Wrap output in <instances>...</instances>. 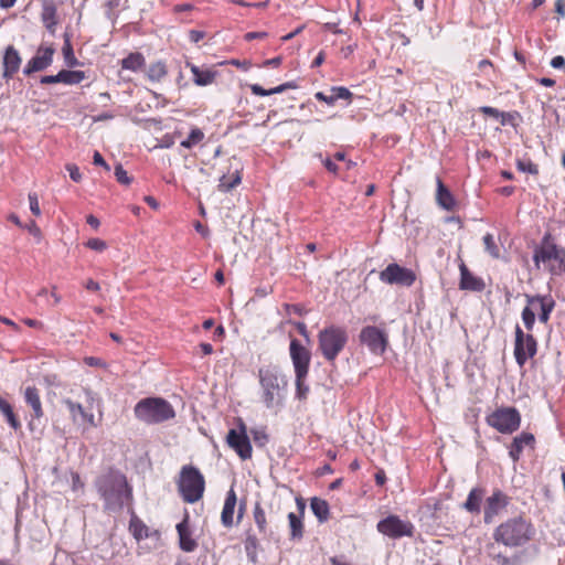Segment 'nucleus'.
Segmentation results:
<instances>
[{
	"label": "nucleus",
	"instance_id": "1",
	"mask_svg": "<svg viewBox=\"0 0 565 565\" xmlns=\"http://www.w3.org/2000/svg\"><path fill=\"white\" fill-rule=\"evenodd\" d=\"M536 536V527L530 518L514 515L501 522L493 531L495 543L509 548L524 547Z\"/></svg>",
	"mask_w": 565,
	"mask_h": 565
},
{
	"label": "nucleus",
	"instance_id": "2",
	"mask_svg": "<svg viewBox=\"0 0 565 565\" xmlns=\"http://www.w3.org/2000/svg\"><path fill=\"white\" fill-rule=\"evenodd\" d=\"M96 488L107 511H120L132 499V491L126 477L118 471L100 476L96 480Z\"/></svg>",
	"mask_w": 565,
	"mask_h": 565
},
{
	"label": "nucleus",
	"instance_id": "3",
	"mask_svg": "<svg viewBox=\"0 0 565 565\" xmlns=\"http://www.w3.org/2000/svg\"><path fill=\"white\" fill-rule=\"evenodd\" d=\"M258 377L265 406L273 408L281 405L288 385L287 377L279 372L277 366L260 367Z\"/></svg>",
	"mask_w": 565,
	"mask_h": 565
},
{
	"label": "nucleus",
	"instance_id": "4",
	"mask_svg": "<svg viewBox=\"0 0 565 565\" xmlns=\"http://www.w3.org/2000/svg\"><path fill=\"white\" fill-rule=\"evenodd\" d=\"M134 413L136 418L146 424H160L175 416L172 405L162 397L140 399L136 404Z\"/></svg>",
	"mask_w": 565,
	"mask_h": 565
},
{
	"label": "nucleus",
	"instance_id": "5",
	"mask_svg": "<svg viewBox=\"0 0 565 565\" xmlns=\"http://www.w3.org/2000/svg\"><path fill=\"white\" fill-rule=\"evenodd\" d=\"M349 334L343 327L331 324L318 334V348L328 362H334L348 343Z\"/></svg>",
	"mask_w": 565,
	"mask_h": 565
},
{
	"label": "nucleus",
	"instance_id": "6",
	"mask_svg": "<svg viewBox=\"0 0 565 565\" xmlns=\"http://www.w3.org/2000/svg\"><path fill=\"white\" fill-rule=\"evenodd\" d=\"M178 489L182 499L188 503L198 502L204 493L205 480L194 466H184L180 471Z\"/></svg>",
	"mask_w": 565,
	"mask_h": 565
},
{
	"label": "nucleus",
	"instance_id": "7",
	"mask_svg": "<svg viewBox=\"0 0 565 565\" xmlns=\"http://www.w3.org/2000/svg\"><path fill=\"white\" fill-rule=\"evenodd\" d=\"M521 422L520 413L514 407L497 409L487 417V423L502 434L515 431Z\"/></svg>",
	"mask_w": 565,
	"mask_h": 565
},
{
	"label": "nucleus",
	"instance_id": "8",
	"mask_svg": "<svg viewBox=\"0 0 565 565\" xmlns=\"http://www.w3.org/2000/svg\"><path fill=\"white\" fill-rule=\"evenodd\" d=\"M376 529L390 539L397 540L404 536L412 537L415 527L412 522L402 520L398 515L390 514L379 521Z\"/></svg>",
	"mask_w": 565,
	"mask_h": 565
},
{
	"label": "nucleus",
	"instance_id": "9",
	"mask_svg": "<svg viewBox=\"0 0 565 565\" xmlns=\"http://www.w3.org/2000/svg\"><path fill=\"white\" fill-rule=\"evenodd\" d=\"M537 352V342L532 334H525L521 327H515L514 358L520 367Z\"/></svg>",
	"mask_w": 565,
	"mask_h": 565
},
{
	"label": "nucleus",
	"instance_id": "10",
	"mask_svg": "<svg viewBox=\"0 0 565 565\" xmlns=\"http://www.w3.org/2000/svg\"><path fill=\"white\" fill-rule=\"evenodd\" d=\"M226 443L241 459L246 460L252 457L250 440L247 436L246 425L241 418L238 419V429L232 428L228 430Z\"/></svg>",
	"mask_w": 565,
	"mask_h": 565
},
{
	"label": "nucleus",
	"instance_id": "11",
	"mask_svg": "<svg viewBox=\"0 0 565 565\" xmlns=\"http://www.w3.org/2000/svg\"><path fill=\"white\" fill-rule=\"evenodd\" d=\"M380 279L388 285L411 287L416 280V275L412 269L392 263L380 273Z\"/></svg>",
	"mask_w": 565,
	"mask_h": 565
},
{
	"label": "nucleus",
	"instance_id": "12",
	"mask_svg": "<svg viewBox=\"0 0 565 565\" xmlns=\"http://www.w3.org/2000/svg\"><path fill=\"white\" fill-rule=\"evenodd\" d=\"M360 342L369 348L373 354L381 355L388 344L387 334L374 326H366L360 332Z\"/></svg>",
	"mask_w": 565,
	"mask_h": 565
},
{
	"label": "nucleus",
	"instance_id": "13",
	"mask_svg": "<svg viewBox=\"0 0 565 565\" xmlns=\"http://www.w3.org/2000/svg\"><path fill=\"white\" fill-rule=\"evenodd\" d=\"M289 354L294 365L295 375L308 374L311 361V352L296 338L290 340Z\"/></svg>",
	"mask_w": 565,
	"mask_h": 565
},
{
	"label": "nucleus",
	"instance_id": "14",
	"mask_svg": "<svg viewBox=\"0 0 565 565\" xmlns=\"http://www.w3.org/2000/svg\"><path fill=\"white\" fill-rule=\"evenodd\" d=\"M23 396L25 404L32 409L29 428L33 431L38 428L41 424V419L44 417L40 392L35 386H28L24 390Z\"/></svg>",
	"mask_w": 565,
	"mask_h": 565
},
{
	"label": "nucleus",
	"instance_id": "15",
	"mask_svg": "<svg viewBox=\"0 0 565 565\" xmlns=\"http://www.w3.org/2000/svg\"><path fill=\"white\" fill-rule=\"evenodd\" d=\"M54 52L55 50L52 46H40L36 55L33 56L23 68V74L30 76L35 72L46 70L53 62Z\"/></svg>",
	"mask_w": 565,
	"mask_h": 565
},
{
	"label": "nucleus",
	"instance_id": "16",
	"mask_svg": "<svg viewBox=\"0 0 565 565\" xmlns=\"http://www.w3.org/2000/svg\"><path fill=\"white\" fill-rule=\"evenodd\" d=\"M509 502V497L500 490H495L490 497H488L484 504V523H492L494 518L508 507Z\"/></svg>",
	"mask_w": 565,
	"mask_h": 565
},
{
	"label": "nucleus",
	"instance_id": "17",
	"mask_svg": "<svg viewBox=\"0 0 565 565\" xmlns=\"http://www.w3.org/2000/svg\"><path fill=\"white\" fill-rule=\"evenodd\" d=\"M554 243L555 242L552 234L550 232H546L543 235L540 244L534 246L533 262L537 269H540L541 263H543L546 266V268L551 264V250L554 247Z\"/></svg>",
	"mask_w": 565,
	"mask_h": 565
},
{
	"label": "nucleus",
	"instance_id": "18",
	"mask_svg": "<svg viewBox=\"0 0 565 565\" xmlns=\"http://www.w3.org/2000/svg\"><path fill=\"white\" fill-rule=\"evenodd\" d=\"M86 78L83 71L61 70L56 75H45L40 79L41 84H56L63 83L66 85L79 84Z\"/></svg>",
	"mask_w": 565,
	"mask_h": 565
},
{
	"label": "nucleus",
	"instance_id": "19",
	"mask_svg": "<svg viewBox=\"0 0 565 565\" xmlns=\"http://www.w3.org/2000/svg\"><path fill=\"white\" fill-rule=\"evenodd\" d=\"M21 56L12 45H9L3 55V74L4 78H12L13 75L19 71L21 65Z\"/></svg>",
	"mask_w": 565,
	"mask_h": 565
},
{
	"label": "nucleus",
	"instance_id": "20",
	"mask_svg": "<svg viewBox=\"0 0 565 565\" xmlns=\"http://www.w3.org/2000/svg\"><path fill=\"white\" fill-rule=\"evenodd\" d=\"M527 305H540V313H539V320L542 323H546L550 320L551 312L553 311L555 307V301L551 297L546 296H531L525 295Z\"/></svg>",
	"mask_w": 565,
	"mask_h": 565
},
{
	"label": "nucleus",
	"instance_id": "21",
	"mask_svg": "<svg viewBox=\"0 0 565 565\" xmlns=\"http://www.w3.org/2000/svg\"><path fill=\"white\" fill-rule=\"evenodd\" d=\"M460 269V289L482 291L484 289V282L481 278L473 276L468 267L462 263Z\"/></svg>",
	"mask_w": 565,
	"mask_h": 565
},
{
	"label": "nucleus",
	"instance_id": "22",
	"mask_svg": "<svg viewBox=\"0 0 565 565\" xmlns=\"http://www.w3.org/2000/svg\"><path fill=\"white\" fill-rule=\"evenodd\" d=\"M177 532L179 535L180 548L184 552H193L196 548L198 543L191 537L188 515L177 524Z\"/></svg>",
	"mask_w": 565,
	"mask_h": 565
},
{
	"label": "nucleus",
	"instance_id": "23",
	"mask_svg": "<svg viewBox=\"0 0 565 565\" xmlns=\"http://www.w3.org/2000/svg\"><path fill=\"white\" fill-rule=\"evenodd\" d=\"M535 438L531 433L523 431L513 438L510 446L509 455L513 461H518L525 446L533 447Z\"/></svg>",
	"mask_w": 565,
	"mask_h": 565
},
{
	"label": "nucleus",
	"instance_id": "24",
	"mask_svg": "<svg viewBox=\"0 0 565 565\" xmlns=\"http://www.w3.org/2000/svg\"><path fill=\"white\" fill-rule=\"evenodd\" d=\"M551 252V264L547 270L554 276H561L565 273V248L554 243Z\"/></svg>",
	"mask_w": 565,
	"mask_h": 565
},
{
	"label": "nucleus",
	"instance_id": "25",
	"mask_svg": "<svg viewBox=\"0 0 565 565\" xmlns=\"http://www.w3.org/2000/svg\"><path fill=\"white\" fill-rule=\"evenodd\" d=\"M237 503L236 493L233 489L226 494L224 507L221 513V521L225 527H232L234 524V511Z\"/></svg>",
	"mask_w": 565,
	"mask_h": 565
},
{
	"label": "nucleus",
	"instance_id": "26",
	"mask_svg": "<svg viewBox=\"0 0 565 565\" xmlns=\"http://www.w3.org/2000/svg\"><path fill=\"white\" fill-rule=\"evenodd\" d=\"M436 200L440 207L446 211H452L456 206V200L449 189L437 178Z\"/></svg>",
	"mask_w": 565,
	"mask_h": 565
},
{
	"label": "nucleus",
	"instance_id": "27",
	"mask_svg": "<svg viewBox=\"0 0 565 565\" xmlns=\"http://www.w3.org/2000/svg\"><path fill=\"white\" fill-rule=\"evenodd\" d=\"M484 491L481 488H473L467 500L463 502L462 508L470 513L479 514L481 511V502L483 499Z\"/></svg>",
	"mask_w": 565,
	"mask_h": 565
},
{
	"label": "nucleus",
	"instance_id": "28",
	"mask_svg": "<svg viewBox=\"0 0 565 565\" xmlns=\"http://www.w3.org/2000/svg\"><path fill=\"white\" fill-rule=\"evenodd\" d=\"M191 72L193 74V82L198 86H206L214 82L216 72L211 70H201L199 66L191 64Z\"/></svg>",
	"mask_w": 565,
	"mask_h": 565
},
{
	"label": "nucleus",
	"instance_id": "29",
	"mask_svg": "<svg viewBox=\"0 0 565 565\" xmlns=\"http://www.w3.org/2000/svg\"><path fill=\"white\" fill-rule=\"evenodd\" d=\"M42 21L52 34L55 32L56 21V7L53 2H44L41 13Z\"/></svg>",
	"mask_w": 565,
	"mask_h": 565
},
{
	"label": "nucleus",
	"instance_id": "30",
	"mask_svg": "<svg viewBox=\"0 0 565 565\" xmlns=\"http://www.w3.org/2000/svg\"><path fill=\"white\" fill-rule=\"evenodd\" d=\"M145 56L139 52L130 53L128 54V56L120 61L121 68L131 72L140 71L145 66Z\"/></svg>",
	"mask_w": 565,
	"mask_h": 565
},
{
	"label": "nucleus",
	"instance_id": "31",
	"mask_svg": "<svg viewBox=\"0 0 565 565\" xmlns=\"http://www.w3.org/2000/svg\"><path fill=\"white\" fill-rule=\"evenodd\" d=\"M310 508L320 523L329 519V504L326 500L315 497L310 501Z\"/></svg>",
	"mask_w": 565,
	"mask_h": 565
},
{
	"label": "nucleus",
	"instance_id": "32",
	"mask_svg": "<svg viewBox=\"0 0 565 565\" xmlns=\"http://www.w3.org/2000/svg\"><path fill=\"white\" fill-rule=\"evenodd\" d=\"M0 412L6 417L7 423L9 424V426L12 429H14L17 431L21 428V423L18 419L17 415L14 414L12 405L8 401L2 398L1 396H0Z\"/></svg>",
	"mask_w": 565,
	"mask_h": 565
},
{
	"label": "nucleus",
	"instance_id": "33",
	"mask_svg": "<svg viewBox=\"0 0 565 565\" xmlns=\"http://www.w3.org/2000/svg\"><path fill=\"white\" fill-rule=\"evenodd\" d=\"M294 87H296V86L291 82L284 83L281 85H278V86H276L274 88H269V89L264 88L259 84L249 85L252 93L256 96H270L274 94H280V93L287 90L288 88H294Z\"/></svg>",
	"mask_w": 565,
	"mask_h": 565
},
{
	"label": "nucleus",
	"instance_id": "34",
	"mask_svg": "<svg viewBox=\"0 0 565 565\" xmlns=\"http://www.w3.org/2000/svg\"><path fill=\"white\" fill-rule=\"evenodd\" d=\"M289 527H290V539L294 541L301 540L303 536V523L301 518L296 513L290 512L288 514Z\"/></svg>",
	"mask_w": 565,
	"mask_h": 565
},
{
	"label": "nucleus",
	"instance_id": "35",
	"mask_svg": "<svg viewBox=\"0 0 565 565\" xmlns=\"http://www.w3.org/2000/svg\"><path fill=\"white\" fill-rule=\"evenodd\" d=\"M254 522L259 531V533L264 536L267 535V521L264 509L262 508L259 502L255 503L253 511Z\"/></svg>",
	"mask_w": 565,
	"mask_h": 565
},
{
	"label": "nucleus",
	"instance_id": "36",
	"mask_svg": "<svg viewBox=\"0 0 565 565\" xmlns=\"http://www.w3.org/2000/svg\"><path fill=\"white\" fill-rule=\"evenodd\" d=\"M62 53H63L64 62L67 67H75V66L81 65V62L76 58V56L74 54L73 46H72L71 41L67 35H65V41H64V45L62 49Z\"/></svg>",
	"mask_w": 565,
	"mask_h": 565
},
{
	"label": "nucleus",
	"instance_id": "37",
	"mask_svg": "<svg viewBox=\"0 0 565 565\" xmlns=\"http://www.w3.org/2000/svg\"><path fill=\"white\" fill-rule=\"evenodd\" d=\"M308 374H296L295 375V385H296V397L300 401H305L309 394V386L306 384Z\"/></svg>",
	"mask_w": 565,
	"mask_h": 565
},
{
	"label": "nucleus",
	"instance_id": "38",
	"mask_svg": "<svg viewBox=\"0 0 565 565\" xmlns=\"http://www.w3.org/2000/svg\"><path fill=\"white\" fill-rule=\"evenodd\" d=\"M148 78L152 82H159L167 75V67L162 62L151 64L147 72Z\"/></svg>",
	"mask_w": 565,
	"mask_h": 565
},
{
	"label": "nucleus",
	"instance_id": "39",
	"mask_svg": "<svg viewBox=\"0 0 565 565\" xmlns=\"http://www.w3.org/2000/svg\"><path fill=\"white\" fill-rule=\"evenodd\" d=\"M204 139V132L200 128L191 129L186 139L181 141V147L191 149Z\"/></svg>",
	"mask_w": 565,
	"mask_h": 565
},
{
	"label": "nucleus",
	"instance_id": "40",
	"mask_svg": "<svg viewBox=\"0 0 565 565\" xmlns=\"http://www.w3.org/2000/svg\"><path fill=\"white\" fill-rule=\"evenodd\" d=\"M130 530L137 540H142L148 536V527L140 520H131Z\"/></svg>",
	"mask_w": 565,
	"mask_h": 565
},
{
	"label": "nucleus",
	"instance_id": "41",
	"mask_svg": "<svg viewBox=\"0 0 565 565\" xmlns=\"http://www.w3.org/2000/svg\"><path fill=\"white\" fill-rule=\"evenodd\" d=\"M532 305H527L522 310V321L527 331H531L535 323V312L531 308Z\"/></svg>",
	"mask_w": 565,
	"mask_h": 565
},
{
	"label": "nucleus",
	"instance_id": "42",
	"mask_svg": "<svg viewBox=\"0 0 565 565\" xmlns=\"http://www.w3.org/2000/svg\"><path fill=\"white\" fill-rule=\"evenodd\" d=\"M483 244H484V248L493 257V258H499L500 256V252H499V248L494 242V237L492 234L490 233H487L484 236H483Z\"/></svg>",
	"mask_w": 565,
	"mask_h": 565
},
{
	"label": "nucleus",
	"instance_id": "43",
	"mask_svg": "<svg viewBox=\"0 0 565 565\" xmlns=\"http://www.w3.org/2000/svg\"><path fill=\"white\" fill-rule=\"evenodd\" d=\"M516 168L521 172H526L533 175L539 174V168L535 163H533L530 159L527 160H518Z\"/></svg>",
	"mask_w": 565,
	"mask_h": 565
},
{
	"label": "nucleus",
	"instance_id": "44",
	"mask_svg": "<svg viewBox=\"0 0 565 565\" xmlns=\"http://www.w3.org/2000/svg\"><path fill=\"white\" fill-rule=\"evenodd\" d=\"M330 93L335 102L339 99L350 100L352 98V93L344 86H333L330 88Z\"/></svg>",
	"mask_w": 565,
	"mask_h": 565
},
{
	"label": "nucleus",
	"instance_id": "45",
	"mask_svg": "<svg viewBox=\"0 0 565 565\" xmlns=\"http://www.w3.org/2000/svg\"><path fill=\"white\" fill-rule=\"evenodd\" d=\"M114 174L116 177V180L121 184L129 185L132 181V179L128 175L127 171L120 163L116 164Z\"/></svg>",
	"mask_w": 565,
	"mask_h": 565
},
{
	"label": "nucleus",
	"instance_id": "46",
	"mask_svg": "<svg viewBox=\"0 0 565 565\" xmlns=\"http://www.w3.org/2000/svg\"><path fill=\"white\" fill-rule=\"evenodd\" d=\"M239 183H241V175L238 174V172H236V175L230 182H227L225 180V175H223L221 178V183H220L218 188H220L221 191L227 192V191H231L232 189H234Z\"/></svg>",
	"mask_w": 565,
	"mask_h": 565
},
{
	"label": "nucleus",
	"instance_id": "47",
	"mask_svg": "<svg viewBox=\"0 0 565 565\" xmlns=\"http://www.w3.org/2000/svg\"><path fill=\"white\" fill-rule=\"evenodd\" d=\"M65 403L67 405L70 413L72 414V416L74 418H76L77 415H79L81 417H86V412L84 411V408L81 404L72 402L70 399H67Z\"/></svg>",
	"mask_w": 565,
	"mask_h": 565
},
{
	"label": "nucleus",
	"instance_id": "48",
	"mask_svg": "<svg viewBox=\"0 0 565 565\" xmlns=\"http://www.w3.org/2000/svg\"><path fill=\"white\" fill-rule=\"evenodd\" d=\"M28 199H29L30 210H31L32 214H34L35 216H39L41 214V210H40V205H39L38 194L35 192L29 193Z\"/></svg>",
	"mask_w": 565,
	"mask_h": 565
},
{
	"label": "nucleus",
	"instance_id": "49",
	"mask_svg": "<svg viewBox=\"0 0 565 565\" xmlns=\"http://www.w3.org/2000/svg\"><path fill=\"white\" fill-rule=\"evenodd\" d=\"M246 554H250L258 547V540L255 535L248 534L244 543Z\"/></svg>",
	"mask_w": 565,
	"mask_h": 565
},
{
	"label": "nucleus",
	"instance_id": "50",
	"mask_svg": "<svg viewBox=\"0 0 565 565\" xmlns=\"http://www.w3.org/2000/svg\"><path fill=\"white\" fill-rule=\"evenodd\" d=\"M86 246L93 250L103 252L106 249V242L100 238H90L87 241Z\"/></svg>",
	"mask_w": 565,
	"mask_h": 565
},
{
	"label": "nucleus",
	"instance_id": "51",
	"mask_svg": "<svg viewBox=\"0 0 565 565\" xmlns=\"http://www.w3.org/2000/svg\"><path fill=\"white\" fill-rule=\"evenodd\" d=\"M253 439L259 447H264L268 441V435L264 430H253Z\"/></svg>",
	"mask_w": 565,
	"mask_h": 565
},
{
	"label": "nucleus",
	"instance_id": "52",
	"mask_svg": "<svg viewBox=\"0 0 565 565\" xmlns=\"http://www.w3.org/2000/svg\"><path fill=\"white\" fill-rule=\"evenodd\" d=\"M317 157L321 160L322 164L330 173L334 175L338 174L339 167L330 158L322 159L321 153L317 154Z\"/></svg>",
	"mask_w": 565,
	"mask_h": 565
},
{
	"label": "nucleus",
	"instance_id": "53",
	"mask_svg": "<svg viewBox=\"0 0 565 565\" xmlns=\"http://www.w3.org/2000/svg\"><path fill=\"white\" fill-rule=\"evenodd\" d=\"M66 170L68 171L70 173V178L74 181V182H81L82 180V173L79 172V169L76 164H67L66 166Z\"/></svg>",
	"mask_w": 565,
	"mask_h": 565
},
{
	"label": "nucleus",
	"instance_id": "54",
	"mask_svg": "<svg viewBox=\"0 0 565 565\" xmlns=\"http://www.w3.org/2000/svg\"><path fill=\"white\" fill-rule=\"evenodd\" d=\"M480 111L487 116L493 117L498 119L501 116H504V113H501L499 109L490 107V106H483L480 108Z\"/></svg>",
	"mask_w": 565,
	"mask_h": 565
},
{
	"label": "nucleus",
	"instance_id": "55",
	"mask_svg": "<svg viewBox=\"0 0 565 565\" xmlns=\"http://www.w3.org/2000/svg\"><path fill=\"white\" fill-rule=\"evenodd\" d=\"M315 97L318 100L323 102V103H326L329 106H333L335 104V100H334V98H333L331 93L329 95H327L323 92H317L315 94Z\"/></svg>",
	"mask_w": 565,
	"mask_h": 565
},
{
	"label": "nucleus",
	"instance_id": "56",
	"mask_svg": "<svg viewBox=\"0 0 565 565\" xmlns=\"http://www.w3.org/2000/svg\"><path fill=\"white\" fill-rule=\"evenodd\" d=\"M93 163L95 166H100L103 167L105 170L109 171L110 170V167L108 166V163L105 161V159L103 158V156L98 152V151H95L94 152V156H93Z\"/></svg>",
	"mask_w": 565,
	"mask_h": 565
},
{
	"label": "nucleus",
	"instance_id": "57",
	"mask_svg": "<svg viewBox=\"0 0 565 565\" xmlns=\"http://www.w3.org/2000/svg\"><path fill=\"white\" fill-rule=\"evenodd\" d=\"M205 36V33L200 30H190L189 31V39L193 43L200 42Z\"/></svg>",
	"mask_w": 565,
	"mask_h": 565
},
{
	"label": "nucleus",
	"instance_id": "58",
	"mask_svg": "<svg viewBox=\"0 0 565 565\" xmlns=\"http://www.w3.org/2000/svg\"><path fill=\"white\" fill-rule=\"evenodd\" d=\"M551 66L554 68H564L565 67V58L562 55H556L551 60Z\"/></svg>",
	"mask_w": 565,
	"mask_h": 565
},
{
	"label": "nucleus",
	"instance_id": "59",
	"mask_svg": "<svg viewBox=\"0 0 565 565\" xmlns=\"http://www.w3.org/2000/svg\"><path fill=\"white\" fill-rule=\"evenodd\" d=\"M269 0H262L260 3H250L246 2L244 0H235V3L243 6V7H255V8H265L267 6Z\"/></svg>",
	"mask_w": 565,
	"mask_h": 565
},
{
	"label": "nucleus",
	"instance_id": "60",
	"mask_svg": "<svg viewBox=\"0 0 565 565\" xmlns=\"http://www.w3.org/2000/svg\"><path fill=\"white\" fill-rule=\"evenodd\" d=\"M267 35L265 32H248L245 34V40L252 41L256 39H263Z\"/></svg>",
	"mask_w": 565,
	"mask_h": 565
},
{
	"label": "nucleus",
	"instance_id": "61",
	"mask_svg": "<svg viewBox=\"0 0 565 565\" xmlns=\"http://www.w3.org/2000/svg\"><path fill=\"white\" fill-rule=\"evenodd\" d=\"M86 222L89 226H92L93 228L97 230L100 225V222L99 220L94 216L93 214H89L87 217H86Z\"/></svg>",
	"mask_w": 565,
	"mask_h": 565
},
{
	"label": "nucleus",
	"instance_id": "62",
	"mask_svg": "<svg viewBox=\"0 0 565 565\" xmlns=\"http://www.w3.org/2000/svg\"><path fill=\"white\" fill-rule=\"evenodd\" d=\"M85 288L90 291H98L100 289V286L97 281L88 279L85 284Z\"/></svg>",
	"mask_w": 565,
	"mask_h": 565
},
{
	"label": "nucleus",
	"instance_id": "63",
	"mask_svg": "<svg viewBox=\"0 0 565 565\" xmlns=\"http://www.w3.org/2000/svg\"><path fill=\"white\" fill-rule=\"evenodd\" d=\"M296 327H297L298 332H299L302 337H305L306 339H309V334H308L307 326H306L303 322H297V323H296Z\"/></svg>",
	"mask_w": 565,
	"mask_h": 565
},
{
	"label": "nucleus",
	"instance_id": "64",
	"mask_svg": "<svg viewBox=\"0 0 565 565\" xmlns=\"http://www.w3.org/2000/svg\"><path fill=\"white\" fill-rule=\"evenodd\" d=\"M555 11H556V13L565 17L564 0L555 1Z\"/></svg>",
	"mask_w": 565,
	"mask_h": 565
}]
</instances>
